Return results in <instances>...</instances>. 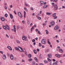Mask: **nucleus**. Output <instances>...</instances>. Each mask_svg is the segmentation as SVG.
Instances as JSON below:
<instances>
[{"mask_svg":"<svg viewBox=\"0 0 65 65\" xmlns=\"http://www.w3.org/2000/svg\"><path fill=\"white\" fill-rule=\"evenodd\" d=\"M7 14H5V17H6V18H7Z\"/></svg>","mask_w":65,"mask_h":65,"instance_id":"f704fd0d","label":"nucleus"},{"mask_svg":"<svg viewBox=\"0 0 65 65\" xmlns=\"http://www.w3.org/2000/svg\"><path fill=\"white\" fill-rule=\"evenodd\" d=\"M19 50L21 52H23V49L22 48V47H20V50L19 49Z\"/></svg>","mask_w":65,"mask_h":65,"instance_id":"4468645a","label":"nucleus"},{"mask_svg":"<svg viewBox=\"0 0 65 65\" xmlns=\"http://www.w3.org/2000/svg\"><path fill=\"white\" fill-rule=\"evenodd\" d=\"M15 50H17V51H18V50H19V49L17 47H15Z\"/></svg>","mask_w":65,"mask_h":65,"instance_id":"ea45409f","label":"nucleus"},{"mask_svg":"<svg viewBox=\"0 0 65 65\" xmlns=\"http://www.w3.org/2000/svg\"><path fill=\"white\" fill-rule=\"evenodd\" d=\"M13 27H14V31L15 32H16V28H15V25L13 26Z\"/></svg>","mask_w":65,"mask_h":65,"instance_id":"a211bd4d","label":"nucleus"},{"mask_svg":"<svg viewBox=\"0 0 65 65\" xmlns=\"http://www.w3.org/2000/svg\"><path fill=\"white\" fill-rule=\"evenodd\" d=\"M52 62H50V65H52Z\"/></svg>","mask_w":65,"mask_h":65,"instance_id":"338daca9","label":"nucleus"},{"mask_svg":"<svg viewBox=\"0 0 65 65\" xmlns=\"http://www.w3.org/2000/svg\"><path fill=\"white\" fill-rule=\"evenodd\" d=\"M44 40H45V39H42L41 41L42 43L44 44H46V41H45Z\"/></svg>","mask_w":65,"mask_h":65,"instance_id":"20e7f679","label":"nucleus"},{"mask_svg":"<svg viewBox=\"0 0 65 65\" xmlns=\"http://www.w3.org/2000/svg\"><path fill=\"white\" fill-rule=\"evenodd\" d=\"M19 26H17V30H19V27H18Z\"/></svg>","mask_w":65,"mask_h":65,"instance_id":"8fccbe9b","label":"nucleus"},{"mask_svg":"<svg viewBox=\"0 0 65 65\" xmlns=\"http://www.w3.org/2000/svg\"><path fill=\"white\" fill-rule=\"evenodd\" d=\"M34 59L36 62H38V60H37V58H36V57H35L34 58Z\"/></svg>","mask_w":65,"mask_h":65,"instance_id":"b1692460","label":"nucleus"},{"mask_svg":"<svg viewBox=\"0 0 65 65\" xmlns=\"http://www.w3.org/2000/svg\"><path fill=\"white\" fill-rule=\"evenodd\" d=\"M35 62L34 61L32 62V65H35Z\"/></svg>","mask_w":65,"mask_h":65,"instance_id":"a878e982","label":"nucleus"},{"mask_svg":"<svg viewBox=\"0 0 65 65\" xmlns=\"http://www.w3.org/2000/svg\"><path fill=\"white\" fill-rule=\"evenodd\" d=\"M59 51L60 53H62L63 52V50H62L61 49H60L59 50Z\"/></svg>","mask_w":65,"mask_h":65,"instance_id":"f3484780","label":"nucleus"},{"mask_svg":"<svg viewBox=\"0 0 65 65\" xmlns=\"http://www.w3.org/2000/svg\"><path fill=\"white\" fill-rule=\"evenodd\" d=\"M28 57L29 58H31L32 57V55H31V54H29L28 55Z\"/></svg>","mask_w":65,"mask_h":65,"instance_id":"f8f14e48","label":"nucleus"},{"mask_svg":"<svg viewBox=\"0 0 65 65\" xmlns=\"http://www.w3.org/2000/svg\"><path fill=\"white\" fill-rule=\"evenodd\" d=\"M16 41L17 43H20V41H19V40H16Z\"/></svg>","mask_w":65,"mask_h":65,"instance_id":"4c0bfd02","label":"nucleus"},{"mask_svg":"<svg viewBox=\"0 0 65 65\" xmlns=\"http://www.w3.org/2000/svg\"><path fill=\"white\" fill-rule=\"evenodd\" d=\"M38 33L39 34H41V33L39 31H38Z\"/></svg>","mask_w":65,"mask_h":65,"instance_id":"603ef678","label":"nucleus"},{"mask_svg":"<svg viewBox=\"0 0 65 65\" xmlns=\"http://www.w3.org/2000/svg\"><path fill=\"white\" fill-rule=\"evenodd\" d=\"M27 51H26V50H25V54L26 55H27Z\"/></svg>","mask_w":65,"mask_h":65,"instance_id":"a19ab883","label":"nucleus"},{"mask_svg":"<svg viewBox=\"0 0 65 65\" xmlns=\"http://www.w3.org/2000/svg\"><path fill=\"white\" fill-rule=\"evenodd\" d=\"M33 29H34V27H33H33L31 28V31H32L33 30Z\"/></svg>","mask_w":65,"mask_h":65,"instance_id":"c9c22d12","label":"nucleus"},{"mask_svg":"<svg viewBox=\"0 0 65 65\" xmlns=\"http://www.w3.org/2000/svg\"><path fill=\"white\" fill-rule=\"evenodd\" d=\"M6 28H7V29L8 30H9V26L7 24L6 25Z\"/></svg>","mask_w":65,"mask_h":65,"instance_id":"1a4fd4ad","label":"nucleus"},{"mask_svg":"<svg viewBox=\"0 0 65 65\" xmlns=\"http://www.w3.org/2000/svg\"><path fill=\"white\" fill-rule=\"evenodd\" d=\"M59 27L58 26V25L56 26L54 28V29L55 30H57L59 29Z\"/></svg>","mask_w":65,"mask_h":65,"instance_id":"39448f33","label":"nucleus"},{"mask_svg":"<svg viewBox=\"0 0 65 65\" xmlns=\"http://www.w3.org/2000/svg\"><path fill=\"white\" fill-rule=\"evenodd\" d=\"M55 22L54 21H51L50 23V24L52 26H54L55 25Z\"/></svg>","mask_w":65,"mask_h":65,"instance_id":"f257e3e1","label":"nucleus"},{"mask_svg":"<svg viewBox=\"0 0 65 65\" xmlns=\"http://www.w3.org/2000/svg\"><path fill=\"white\" fill-rule=\"evenodd\" d=\"M10 16L11 19H13V16H12V15L11 14H10Z\"/></svg>","mask_w":65,"mask_h":65,"instance_id":"aec40b11","label":"nucleus"},{"mask_svg":"<svg viewBox=\"0 0 65 65\" xmlns=\"http://www.w3.org/2000/svg\"><path fill=\"white\" fill-rule=\"evenodd\" d=\"M55 56L56 57H57V58H60V55L59 54H56L55 55Z\"/></svg>","mask_w":65,"mask_h":65,"instance_id":"2eb2a0df","label":"nucleus"},{"mask_svg":"<svg viewBox=\"0 0 65 65\" xmlns=\"http://www.w3.org/2000/svg\"><path fill=\"white\" fill-rule=\"evenodd\" d=\"M32 41L33 42H35V39H33L32 40Z\"/></svg>","mask_w":65,"mask_h":65,"instance_id":"a18cd8bd","label":"nucleus"},{"mask_svg":"<svg viewBox=\"0 0 65 65\" xmlns=\"http://www.w3.org/2000/svg\"><path fill=\"white\" fill-rule=\"evenodd\" d=\"M48 56L49 58H52V55L51 54H48Z\"/></svg>","mask_w":65,"mask_h":65,"instance_id":"9b49d317","label":"nucleus"},{"mask_svg":"<svg viewBox=\"0 0 65 65\" xmlns=\"http://www.w3.org/2000/svg\"><path fill=\"white\" fill-rule=\"evenodd\" d=\"M40 65H43V64L42 63H41L40 64Z\"/></svg>","mask_w":65,"mask_h":65,"instance_id":"774afa93","label":"nucleus"},{"mask_svg":"<svg viewBox=\"0 0 65 65\" xmlns=\"http://www.w3.org/2000/svg\"><path fill=\"white\" fill-rule=\"evenodd\" d=\"M26 11H24V18H26Z\"/></svg>","mask_w":65,"mask_h":65,"instance_id":"dca6fc26","label":"nucleus"},{"mask_svg":"<svg viewBox=\"0 0 65 65\" xmlns=\"http://www.w3.org/2000/svg\"><path fill=\"white\" fill-rule=\"evenodd\" d=\"M64 5H65L64 6H62V8H64L65 9V3H64Z\"/></svg>","mask_w":65,"mask_h":65,"instance_id":"4d7b16f0","label":"nucleus"},{"mask_svg":"<svg viewBox=\"0 0 65 65\" xmlns=\"http://www.w3.org/2000/svg\"><path fill=\"white\" fill-rule=\"evenodd\" d=\"M22 22L24 24H25V21L24 20H23V21H22Z\"/></svg>","mask_w":65,"mask_h":65,"instance_id":"3c124183","label":"nucleus"},{"mask_svg":"<svg viewBox=\"0 0 65 65\" xmlns=\"http://www.w3.org/2000/svg\"><path fill=\"white\" fill-rule=\"evenodd\" d=\"M37 52H39V48H37Z\"/></svg>","mask_w":65,"mask_h":65,"instance_id":"6e6d98bb","label":"nucleus"},{"mask_svg":"<svg viewBox=\"0 0 65 65\" xmlns=\"http://www.w3.org/2000/svg\"><path fill=\"white\" fill-rule=\"evenodd\" d=\"M46 32V34H48V31H47V30H45Z\"/></svg>","mask_w":65,"mask_h":65,"instance_id":"79ce46f5","label":"nucleus"},{"mask_svg":"<svg viewBox=\"0 0 65 65\" xmlns=\"http://www.w3.org/2000/svg\"><path fill=\"white\" fill-rule=\"evenodd\" d=\"M14 60H15V61H17V58L16 57H15L14 58Z\"/></svg>","mask_w":65,"mask_h":65,"instance_id":"09e8293b","label":"nucleus"},{"mask_svg":"<svg viewBox=\"0 0 65 65\" xmlns=\"http://www.w3.org/2000/svg\"><path fill=\"white\" fill-rule=\"evenodd\" d=\"M18 14L20 18H23V15H22L21 12H18Z\"/></svg>","mask_w":65,"mask_h":65,"instance_id":"f03ea898","label":"nucleus"},{"mask_svg":"<svg viewBox=\"0 0 65 65\" xmlns=\"http://www.w3.org/2000/svg\"><path fill=\"white\" fill-rule=\"evenodd\" d=\"M49 52V49H47L46 51L45 52L46 53H48Z\"/></svg>","mask_w":65,"mask_h":65,"instance_id":"58836bf2","label":"nucleus"},{"mask_svg":"<svg viewBox=\"0 0 65 65\" xmlns=\"http://www.w3.org/2000/svg\"><path fill=\"white\" fill-rule=\"evenodd\" d=\"M21 56H22V57L24 58V55H23V54H22L21 55Z\"/></svg>","mask_w":65,"mask_h":65,"instance_id":"052dcab7","label":"nucleus"},{"mask_svg":"<svg viewBox=\"0 0 65 65\" xmlns=\"http://www.w3.org/2000/svg\"><path fill=\"white\" fill-rule=\"evenodd\" d=\"M57 17L55 16V17H54V19H57Z\"/></svg>","mask_w":65,"mask_h":65,"instance_id":"de8ad7c7","label":"nucleus"},{"mask_svg":"<svg viewBox=\"0 0 65 65\" xmlns=\"http://www.w3.org/2000/svg\"><path fill=\"white\" fill-rule=\"evenodd\" d=\"M14 13L15 14H17V13H16V12L15 10L14 11Z\"/></svg>","mask_w":65,"mask_h":65,"instance_id":"5fc2aeb1","label":"nucleus"},{"mask_svg":"<svg viewBox=\"0 0 65 65\" xmlns=\"http://www.w3.org/2000/svg\"><path fill=\"white\" fill-rule=\"evenodd\" d=\"M24 9L26 11H28V10H27V9L26 8L24 7Z\"/></svg>","mask_w":65,"mask_h":65,"instance_id":"c85d7f7f","label":"nucleus"},{"mask_svg":"<svg viewBox=\"0 0 65 65\" xmlns=\"http://www.w3.org/2000/svg\"><path fill=\"white\" fill-rule=\"evenodd\" d=\"M38 19L39 20H41V18L39 17H38Z\"/></svg>","mask_w":65,"mask_h":65,"instance_id":"37998d69","label":"nucleus"},{"mask_svg":"<svg viewBox=\"0 0 65 65\" xmlns=\"http://www.w3.org/2000/svg\"><path fill=\"white\" fill-rule=\"evenodd\" d=\"M47 59L48 61L49 62H51V61H52V60H51V59H49V58H47Z\"/></svg>","mask_w":65,"mask_h":65,"instance_id":"bb28decb","label":"nucleus"},{"mask_svg":"<svg viewBox=\"0 0 65 65\" xmlns=\"http://www.w3.org/2000/svg\"><path fill=\"white\" fill-rule=\"evenodd\" d=\"M44 62L45 63H47V61L46 60H45L44 61Z\"/></svg>","mask_w":65,"mask_h":65,"instance_id":"c03bdc74","label":"nucleus"},{"mask_svg":"<svg viewBox=\"0 0 65 65\" xmlns=\"http://www.w3.org/2000/svg\"><path fill=\"white\" fill-rule=\"evenodd\" d=\"M53 65H57V63L56 62H54L53 63Z\"/></svg>","mask_w":65,"mask_h":65,"instance_id":"7c9ffc66","label":"nucleus"},{"mask_svg":"<svg viewBox=\"0 0 65 65\" xmlns=\"http://www.w3.org/2000/svg\"><path fill=\"white\" fill-rule=\"evenodd\" d=\"M58 0H54V2H56Z\"/></svg>","mask_w":65,"mask_h":65,"instance_id":"0e129e2a","label":"nucleus"},{"mask_svg":"<svg viewBox=\"0 0 65 65\" xmlns=\"http://www.w3.org/2000/svg\"><path fill=\"white\" fill-rule=\"evenodd\" d=\"M8 48L10 50V51H12V48H11V47L10 46H8Z\"/></svg>","mask_w":65,"mask_h":65,"instance_id":"6ab92c4d","label":"nucleus"},{"mask_svg":"<svg viewBox=\"0 0 65 65\" xmlns=\"http://www.w3.org/2000/svg\"><path fill=\"white\" fill-rule=\"evenodd\" d=\"M46 14L47 15H51V13L50 12H47L46 13Z\"/></svg>","mask_w":65,"mask_h":65,"instance_id":"cd10ccee","label":"nucleus"},{"mask_svg":"<svg viewBox=\"0 0 65 65\" xmlns=\"http://www.w3.org/2000/svg\"><path fill=\"white\" fill-rule=\"evenodd\" d=\"M30 10H33V8L32 7H31L30 8Z\"/></svg>","mask_w":65,"mask_h":65,"instance_id":"e433bc0d","label":"nucleus"},{"mask_svg":"<svg viewBox=\"0 0 65 65\" xmlns=\"http://www.w3.org/2000/svg\"><path fill=\"white\" fill-rule=\"evenodd\" d=\"M10 38H11V39H13V37L11 36L10 37Z\"/></svg>","mask_w":65,"mask_h":65,"instance_id":"bf43d9fd","label":"nucleus"},{"mask_svg":"<svg viewBox=\"0 0 65 65\" xmlns=\"http://www.w3.org/2000/svg\"><path fill=\"white\" fill-rule=\"evenodd\" d=\"M25 6H28V5L27 4V3H26V2H25Z\"/></svg>","mask_w":65,"mask_h":65,"instance_id":"72a5a7b5","label":"nucleus"},{"mask_svg":"<svg viewBox=\"0 0 65 65\" xmlns=\"http://www.w3.org/2000/svg\"><path fill=\"white\" fill-rule=\"evenodd\" d=\"M3 28L4 30H7V28H6V27L5 26H4V25L3 26Z\"/></svg>","mask_w":65,"mask_h":65,"instance_id":"9d476101","label":"nucleus"},{"mask_svg":"<svg viewBox=\"0 0 65 65\" xmlns=\"http://www.w3.org/2000/svg\"><path fill=\"white\" fill-rule=\"evenodd\" d=\"M47 6H48V5H44L43 7V8H46Z\"/></svg>","mask_w":65,"mask_h":65,"instance_id":"412c9836","label":"nucleus"},{"mask_svg":"<svg viewBox=\"0 0 65 65\" xmlns=\"http://www.w3.org/2000/svg\"><path fill=\"white\" fill-rule=\"evenodd\" d=\"M6 36L7 37H8V38H9V36H8V35L6 34Z\"/></svg>","mask_w":65,"mask_h":65,"instance_id":"864d4df0","label":"nucleus"},{"mask_svg":"<svg viewBox=\"0 0 65 65\" xmlns=\"http://www.w3.org/2000/svg\"><path fill=\"white\" fill-rule=\"evenodd\" d=\"M59 62L60 63H62V60H60Z\"/></svg>","mask_w":65,"mask_h":65,"instance_id":"13d9d810","label":"nucleus"},{"mask_svg":"<svg viewBox=\"0 0 65 65\" xmlns=\"http://www.w3.org/2000/svg\"><path fill=\"white\" fill-rule=\"evenodd\" d=\"M33 51L34 52L35 54H37V51L36 50H33Z\"/></svg>","mask_w":65,"mask_h":65,"instance_id":"5701e85b","label":"nucleus"},{"mask_svg":"<svg viewBox=\"0 0 65 65\" xmlns=\"http://www.w3.org/2000/svg\"><path fill=\"white\" fill-rule=\"evenodd\" d=\"M43 26H46V23H43Z\"/></svg>","mask_w":65,"mask_h":65,"instance_id":"49530a36","label":"nucleus"},{"mask_svg":"<svg viewBox=\"0 0 65 65\" xmlns=\"http://www.w3.org/2000/svg\"><path fill=\"white\" fill-rule=\"evenodd\" d=\"M43 1H41V6H42V4H43Z\"/></svg>","mask_w":65,"mask_h":65,"instance_id":"4be33fe9","label":"nucleus"},{"mask_svg":"<svg viewBox=\"0 0 65 65\" xmlns=\"http://www.w3.org/2000/svg\"><path fill=\"white\" fill-rule=\"evenodd\" d=\"M48 43L49 45H51V43H50V42L49 41V39H48Z\"/></svg>","mask_w":65,"mask_h":65,"instance_id":"c756f323","label":"nucleus"},{"mask_svg":"<svg viewBox=\"0 0 65 65\" xmlns=\"http://www.w3.org/2000/svg\"><path fill=\"white\" fill-rule=\"evenodd\" d=\"M0 53H1V54H3V52H2V51H0Z\"/></svg>","mask_w":65,"mask_h":65,"instance_id":"e2e57ef3","label":"nucleus"},{"mask_svg":"<svg viewBox=\"0 0 65 65\" xmlns=\"http://www.w3.org/2000/svg\"><path fill=\"white\" fill-rule=\"evenodd\" d=\"M10 58L11 60H12L13 59V57L12 54L10 55Z\"/></svg>","mask_w":65,"mask_h":65,"instance_id":"0eeeda50","label":"nucleus"},{"mask_svg":"<svg viewBox=\"0 0 65 65\" xmlns=\"http://www.w3.org/2000/svg\"><path fill=\"white\" fill-rule=\"evenodd\" d=\"M54 6V10H57V9H58V6H57V5H55Z\"/></svg>","mask_w":65,"mask_h":65,"instance_id":"7ed1b4c3","label":"nucleus"},{"mask_svg":"<svg viewBox=\"0 0 65 65\" xmlns=\"http://www.w3.org/2000/svg\"><path fill=\"white\" fill-rule=\"evenodd\" d=\"M1 21H2L3 22L5 21V19H4V18L3 17H1Z\"/></svg>","mask_w":65,"mask_h":65,"instance_id":"ddd939ff","label":"nucleus"},{"mask_svg":"<svg viewBox=\"0 0 65 65\" xmlns=\"http://www.w3.org/2000/svg\"><path fill=\"white\" fill-rule=\"evenodd\" d=\"M32 60V59L31 58H29L28 59V61H31Z\"/></svg>","mask_w":65,"mask_h":65,"instance_id":"473e14b6","label":"nucleus"},{"mask_svg":"<svg viewBox=\"0 0 65 65\" xmlns=\"http://www.w3.org/2000/svg\"><path fill=\"white\" fill-rule=\"evenodd\" d=\"M39 45L40 47V46H41V43H39Z\"/></svg>","mask_w":65,"mask_h":65,"instance_id":"2f4dec72","label":"nucleus"},{"mask_svg":"<svg viewBox=\"0 0 65 65\" xmlns=\"http://www.w3.org/2000/svg\"><path fill=\"white\" fill-rule=\"evenodd\" d=\"M6 58V56L5 54L3 55V59L4 60H5Z\"/></svg>","mask_w":65,"mask_h":65,"instance_id":"423d86ee","label":"nucleus"},{"mask_svg":"<svg viewBox=\"0 0 65 65\" xmlns=\"http://www.w3.org/2000/svg\"><path fill=\"white\" fill-rule=\"evenodd\" d=\"M53 62H55V61H56V60H55V59H53Z\"/></svg>","mask_w":65,"mask_h":65,"instance_id":"680f3d73","label":"nucleus"},{"mask_svg":"<svg viewBox=\"0 0 65 65\" xmlns=\"http://www.w3.org/2000/svg\"><path fill=\"white\" fill-rule=\"evenodd\" d=\"M26 39H27V37H26V36H23L22 37V39L23 40H26Z\"/></svg>","mask_w":65,"mask_h":65,"instance_id":"6e6552de","label":"nucleus"},{"mask_svg":"<svg viewBox=\"0 0 65 65\" xmlns=\"http://www.w3.org/2000/svg\"><path fill=\"white\" fill-rule=\"evenodd\" d=\"M56 14L55 13H53V14L52 15L53 17H55L56 15Z\"/></svg>","mask_w":65,"mask_h":65,"instance_id":"393cba45","label":"nucleus"},{"mask_svg":"<svg viewBox=\"0 0 65 65\" xmlns=\"http://www.w3.org/2000/svg\"><path fill=\"white\" fill-rule=\"evenodd\" d=\"M41 13H42V11H40L39 13H40V14H41Z\"/></svg>","mask_w":65,"mask_h":65,"instance_id":"69168bd1","label":"nucleus"}]
</instances>
